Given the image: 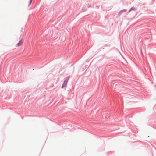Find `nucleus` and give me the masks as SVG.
Wrapping results in <instances>:
<instances>
[{
	"mask_svg": "<svg viewBox=\"0 0 156 156\" xmlns=\"http://www.w3.org/2000/svg\"><path fill=\"white\" fill-rule=\"evenodd\" d=\"M23 40L22 39L19 42V43H18V44H17L18 46H20L21 45L23 44Z\"/></svg>",
	"mask_w": 156,
	"mask_h": 156,
	"instance_id": "nucleus-2",
	"label": "nucleus"
},
{
	"mask_svg": "<svg viewBox=\"0 0 156 156\" xmlns=\"http://www.w3.org/2000/svg\"><path fill=\"white\" fill-rule=\"evenodd\" d=\"M32 0H29V3L28 4V6H29L30 5H31V3H32Z\"/></svg>",
	"mask_w": 156,
	"mask_h": 156,
	"instance_id": "nucleus-3",
	"label": "nucleus"
},
{
	"mask_svg": "<svg viewBox=\"0 0 156 156\" xmlns=\"http://www.w3.org/2000/svg\"><path fill=\"white\" fill-rule=\"evenodd\" d=\"M68 80H69L68 78H67L66 79V80H65L64 81V83H63V85H62V88H63L64 87H65L67 83Z\"/></svg>",
	"mask_w": 156,
	"mask_h": 156,
	"instance_id": "nucleus-1",
	"label": "nucleus"
},
{
	"mask_svg": "<svg viewBox=\"0 0 156 156\" xmlns=\"http://www.w3.org/2000/svg\"><path fill=\"white\" fill-rule=\"evenodd\" d=\"M131 11V10H130L129 11V12H130Z\"/></svg>",
	"mask_w": 156,
	"mask_h": 156,
	"instance_id": "nucleus-4",
	"label": "nucleus"
}]
</instances>
